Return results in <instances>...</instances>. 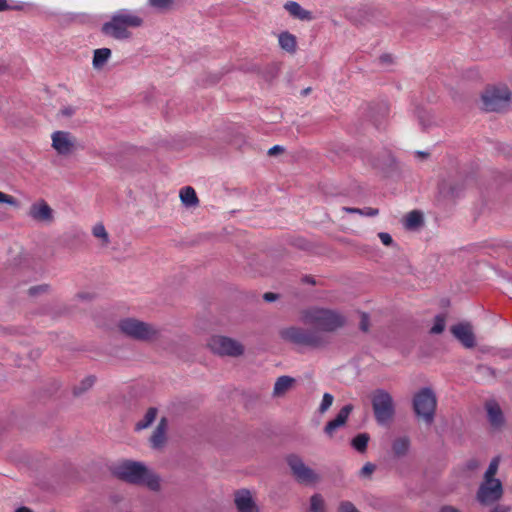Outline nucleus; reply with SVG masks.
I'll return each mask as SVG.
<instances>
[{"label": "nucleus", "mask_w": 512, "mask_h": 512, "mask_svg": "<svg viewBox=\"0 0 512 512\" xmlns=\"http://www.w3.org/2000/svg\"><path fill=\"white\" fill-rule=\"evenodd\" d=\"M324 499L320 494H314L310 498L311 512H324Z\"/></svg>", "instance_id": "obj_31"}, {"label": "nucleus", "mask_w": 512, "mask_h": 512, "mask_svg": "<svg viewBox=\"0 0 512 512\" xmlns=\"http://www.w3.org/2000/svg\"><path fill=\"white\" fill-rule=\"evenodd\" d=\"M30 356H39V351L37 350L35 353H30Z\"/></svg>", "instance_id": "obj_60"}, {"label": "nucleus", "mask_w": 512, "mask_h": 512, "mask_svg": "<svg viewBox=\"0 0 512 512\" xmlns=\"http://www.w3.org/2000/svg\"><path fill=\"white\" fill-rule=\"evenodd\" d=\"M436 407L437 398L431 388H422L415 394L413 398L414 412L427 425H431L434 422Z\"/></svg>", "instance_id": "obj_7"}, {"label": "nucleus", "mask_w": 512, "mask_h": 512, "mask_svg": "<svg viewBox=\"0 0 512 512\" xmlns=\"http://www.w3.org/2000/svg\"><path fill=\"white\" fill-rule=\"evenodd\" d=\"M353 409L354 407L352 404H346L340 409V411L338 412L334 419L344 426Z\"/></svg>", "instance_id": "obj_32"}, {"label": "nucleus", "mask_w": 512, "mask_h": 512, "mask_svg": "<svg viewBox=\"0 0 512 512\" xmlns=\"http://www.w3.org/2000/svg\"><path fill=\"white\" fill-rule=\"evenodd\" d=\"M376 470V465L371 463V462H367L360 470L359 472V475L363 478H371L372 474L374 473V471Z\"/></svg>", "instance_id": "obj_36"}, {"label": "nucleus", "mask_w": 512, "mask_h": 512, "mask_svg": "<svg viewBox=\"0 0 512 512\" xmlns=\"http://www.w3.org/2000/svg\"><path fill=\"white\" fill-rule=\"evenodd\" d=\"M333 400H334L333 395H331L330 393H325L323 395L322 402L319 406V412L321 414L325 413L331 407Z\"/></svg>", "instance_id": "obj_35"}, {"label": "nucleus", "mask_w": 512, "mask_h": 512, "mask_svg": "<svg viewBox=\"0 0 512 512\" xmlns=\"http://www.w3.org/2000/svg\"><path fill=\"white\" fill-rule=\"evenodd\" d=\"M416 154L418 157H421V158H426L429 156L428 152H423V151H417Z\"/></svg>", "instance_id": "obj_55"}, {"label": "nucleus", "mask_w": 512, "mask_h": 512, "mask_svg": "<svg viewBox=\"0 0 512 512\" xmlns=\"http://www.w3.org/2000/svg\"><path fill=\"white\" fill-rule=\"evenodd\" d=\"M410 448V440L408 437H400L393 441L392 451L395 457H404Z\"/></svg>", "instance_id": "obj_23"}, {"label": "nucleus", "mask_w": 512, "mask_h": 512, "mask_svg": "<svg viewBox=\"0 0 512 512\" xmlns=\"http://www.w3.org/2000/svg\"><path fill=\"white\" fill-rule=\"evenodd\" d=\"M291 474L299 484L314 485L320 481V476L297 454H289L285 458Z\"/></svg>", "instance_id": "obj_8"}, {"label": "nucleus", "mask_w": 512, "mask_h": 512, "mask_svg": "<svg viewBox=\"0 0 512 512\" xmlns=\"http://www.w3.org/2000/svg\"><path fill=\"white\" fill-rule=\"evenodd\" d=\"M381 62L389 63L391 62V56L388 54H384L380 57Z\"/></svg>", "instance_id": "obj_54"}, {"label": "nucleus", "mask_w": 512, "mask_h": 512, "mask_svg": "<svg viewBox=\"0 0 512 512\" xmlns=\"http://www.w3.org/2000/svg\"><path fill=\"white\" fill-rule=\"evenodd\" d=\"M284 9L295 19L301 21H312L314 19L313 13L304 9L296 1H288L284 4Z\"/></svg>", "instance_id": "obj_18"}, {"label": "nucleus", "mask_w": 512, "mask_h": 512, "mask_svg": "<svg viewBox=\"0 0 512 512\" xmlns=\"http://www.w3.org/2000/svg\"><path fill=\"white\" fill-rule=\"evenodd\" d=\"M446 325V315L445 314H438L434 318V325L430 329V334H441Z\"/></svg>", "instance_id": "obj_30"}, {"label": "nucleus", "mask_w": 512, "mask_h": 512, "mask_svg": "<svg viewBox=\"0 0 512 512\" xmlns=\"http://www.w3.org/2000/svg\"><path fill=\"white\" fill-rule=\"evenodd\" d=\"M207 347L220 356L238 357L244 353V346L240 342L222 335L210 337Z\"/></svg>", "instance_id": "obj_9"}, {"label": "nucleus", "mask_w": 512, "mask_h": 512, "mask_svg": "<svg viewBox=\"0 0 512 512\" xmlns=\"http://www.w3.org/2000/svg\"><path fill=\"white\" fill-rule=\"evenodd\" d=\"M113 475L130 484H144L153 491L160 489L159 477L151 473L141 462L125 460L115 466L112 470Z\"/></svg>", "instance_id": "obj_2"}, {"label": "nucleus", "mask_w": 512, "mask_h": 512, "mask_svg": "<svg viewBox=\"0 0 512 512\" xmlns=\"http://www.w3.org/2000/svg\"><path fill=\"white\" fill-rule=\"evenodd\" d=\"M117 328L125 337L139 342L156 341L161 336L155 325L133 317L120 319Z\"/></svg>", "instance_id": "obj_3"}, {"label": "nucleus", "mask_w": 512, "mask_h": 512, "mask_svg": "<svg viewBox=\"0 0 512 512\" xmlns=\"http://www.w3.org/2000/svg\"><path fill=\"white\" fill-rule=\"evenodd\" d=\"M295 383V379L290 376H280L275 384L273 389V395L275 397L283 396L288 390H290Z\"/></svg>", "instance_id": "obj_19"}, {"label": "nucleus", "mask_w": 512, "mask_h": 512, "mask_svg": "<svg viewBox=\"0 0 512 512\" xmlns=\"http://www.w3.org/2000/svg\"><path fill=\"white\" fill-rule=\"evenodd\" d=\"M343 210L349 214H360L362 215L363 209L354 207H343Z\"/></svg>", "instance_id": "obj_51"}, {"label": "nucleus", "mask_w": 512, "mask_h": 512, "mask_svg": "<svg viewBox=\"0 0 512 512\" xmlns=\"http://www.w3.org/2000/svg\"><path fill=\"white\" fill-rule=\"evenodd\" d=\"M371 404L375 420L380 425L392 421L395 415V404L392 396L384 389H376L371 394Z\"/></svg>", "instance_id": "obj_6"}, {"label": "nucleus", "mask_w": 512, "mask_h": 512, "mask_svg": "<svg viewBox=\"0 0 512 512\" xmlns=\"http://www.w3.org/2000/svg\"><path fill=\"white\" fill-rule=\"evenodd\" d=\"M143 23L142 18L130 13H117L111 17V20L102 25L101 31L115 39H127L131 33L128 27H139Z\"/></svg>", "instance_id": "obj_4"}, {"label": "nucleus", "mask_w": 512, "mask_h": 512, "mask_svg": "<svg viewBox=\"0 0 512 512\" xmlns=\"http://www.w3.org/2000/svg\"><path fill=\"white\" fill-rule=\"evenodd\" d=\"M28 216L40 223L50 224L54 221V211L43 199L34 202L30 206Z\"/></svg>", "instance_id": "obj_13"}, {"label": "nucleus", "mask_w": 512, "mask_h": 512, "mask_svg": "<svg viewBox=\"0 0 512 512\" xmlns=\"http://www.w3.org/2000/svg\"><path fill=\"white\" fill-rule=\"evenodd\" d=\"M301 282L304 284L316 285V280L311 275H305L301 278Z\"/></svg>", "instance_id": "obj_50"}, {"label": "nucleus", "mask_w": 512, "mask_h": 512, "mask_svg": "<svg viewBox=\"0 0 512 512\" xmlns=\"http://www.w3.org/2000/svg\"><path fill=\"white\" fill-rule=\"evenodd\" d=\"M284 151H285L284 147H282L280 145H275L268 150V155L275 156V155L283 153Z\"/></svg>", "instance_id": "obj_46"}, {"label": "nucleus", "mask_w": 512, "mask_h": 512, "mask_svg": "<svg viewBox=\"0 0 512 512\" xmlns=\"http://www.w3.org/2000/svg\"><path fill=\"white\" fill-rule=\"evenodd\" d=\"M15 512H33V511L27 507H20V508L16 509Z\"/></svg>", "instance_id": "obj_58"}, {"label": "nucleus", "mask_w": 512, "mask_h": 512, "mask_svg": "<svg viewBox=\"0 0 512 512\" xmlns=\"http://www.w3.org/2000/svg\"><path fill=\"white\" fill-rule=\"evenodd\" d=\"M77 297L80 299H83V300L90 298L89 294H87V293H78Z\"/></svg>", "instance_id": "obj_57"}, {"label": "nucleus", "mask_w": 512, "mask_h": 512, "mask_svg": "<svg viewBox=\"0 0 512 512\" xmlns=\"http://www.w3.org/2000/svg\"><path fill=\"white\" fill-rule=\"evenodd\" d=\"M52 147L59 155L67 156L76 149V139L67 131H55L52 134Z\"/></svg>", "instance_id": "obj_11"}, {"label": "nucleus", "mask_w": 512, "mask_h": 512, "mask_svg": "<svg viewBox=\"0 0 512 512\" xmlns=\"http://www.w3.org/2000/svg\"><path fill=\"white\" fill-rule=\"evenodd\" d=\"M312 91L311 87H307L301 91L302 96H307Z\"/></svg>", "instance_id": "obj_56"}, {"label": "nucleus", "mask_w": 512, "mask_h": 512, "mask_svg": "<svg viewBox=\"0 0 512 512\" xmlns=\"http://www.w3.org/2000/svg\"><path fill=\"white\" fill-rule=\"evenodd\" d=\"M30 356H39V351L37 350L35 353H30Z\"/></svg>", "instance_id": "obj_61"}, {"label": "nucleus", "mask_w": 512, "mask_h": 512, "mask_svg": "<svg viewBox=\"0 0 512 512\" xmlns=\"http://www.w3.org/2000/svg\"><path fill=\"white\" fill-rule=\"evenodd\" d=\"M480 461L476 458H471L465 463V469L467 471H476L480 467Z\"/></svg>", "instance_id": "obj_42"}, {"label": "nucleus", "mask_w": 512, "mask_h": 512, "mask_svg": "<svg viewBox=\"0 0 512 512\" xmlns=\"http://www.w3.org/2000/svg\"><path fill=\"white\" fill-rule=\"evenodd\" d=\"M463 184L460 182L442 181L438 185L437 201H453L463 191Z\"/></svg>", "instance_id": "obj_15"}, {"label": "nucleus", "mask_w": 512, "mask_h": 512, "mask_svg": "<svg viewBox=\"0 0 512 512\" xmlns=\"http://www.w3.org/2000/svg\"><path fill=\"white\" fill-rule=\"evenodd\" d=\"M280 298V295L273 292H266L263 294V299L266 302H274Z\"/></svg>", "instance_id": "obj_45"}, {"label": "nucleus", "mask_w": 512, "mask_h": 512, "mask_svg": "<svg viewBox=\"0 0 512 512\" xmlns=\"http://www.w3.org/2000/svg\"><path fill=\"white\" fill-rule=\"evenodd\" d=\"M378 214H379V210L377 208H372V207L364 208L363 212H362V215L370 216V217L376 216Z\"/></svg>", "instance_id": "obj_47"}, {"label": "nucleus", "mask_w": 512, "mask_h": 512, "mask_svg": "<svg viewBox=\"0 0 512 512\" xmlns=\"http://www.w3.org/2000/svg\"><path fill=\"white\" fill-rule=\"evenodd\" d=\"M167 428L168 420L166 417H162L149 439L153 449H161L165 445Z\"/></svg>", "instance_id": "obj_17"}, {"label": "nucleus", "mask_w": 512, "mask_h": 512, "mask_svg": "<svg viewBox=\"0 0 512 512\" xmlns=\"http://www.w3.org/2000/svg\"><path fill=\"white\" fill-rule=\"evenodd\" d=\"M149 4L158 10H168L173 5V0H149Z\"/></svg>", "instance_id": "obj_34"}, {"label": "nucleus", "mask_w": 512, "mask_h": 512, "mask_svg": "<svg viewBox=\"0 0 512 512\" xmlns=\"http://www.w3.org/2000/svg\"><path fill=\"white\" fill-rule=\"evenodd\" d=\"M10 9L6 0H0V12Z\"/></svg>", "instance_id": "obj_53"}, {"label": "nucleus", "mask_w": 512, "mask_h": 512, "mask_svg": "<svg viewBox=\"0 0 512 512\" xmlns=\"http://www.w3.org/2000/svg\"><path fill=\"white\" fill-rule=\"evenodd\" d=\"M75 113V109L71 106L64 107L60 110V114L64 117H71Z\"/></svg>", "instance_id": "obj_48"}, {"label": "nucleus", "mask_w": 512, "mask_h": 512, "mask_svg": "<svg viewBox=\"0 0 512 512\" xmlns=\"http://www.w3.org/2000/svg\"><path fill=\"white\" fill-rule=\"evenodd\" d=\"M279 45L288 53H295L297 48L296 37L288 31H284L279 35Z\"/></svg>", "instance_id": "obj_21"}, {"label": "nucleus", "mask_w": 512, "mask_h": 512, "mask_svg": "<svg viewBox=\"0 0 512 512\" xmlns=\"http://www.w3.org/2000/svg\"><path fill=\"white\" fill-rule=\"evenodd\" d=\"M512 93L506 85L488 86L481 95L486 112H502L508 109Z\"/></svg>", "instance_id": "obj_5"}, {"label": "nucleus", "mask_w": 512, "mask_h": 512, "mask_svg": "<svg viewBox=\"0 0 512 512\" xmlns=\"http://www.w3.org/2000/svg\"><path fill=\"white\" fill-rule=\"evenodd\" d=\"M343 425H341L339 422H337L335 419L329 421L325 427H324V432L329 436V437H332L333 434H334V431L340 427H342Z\"/></svg>", "instance_id": "obj_37"}, {"label": "nucleus", "mask_w": 512, "mask_h": 512, "mask_svg": "<svg viewBox=\"0 0 512 512\" xmlns=\"http://www.w3.org/2000/svg\"><path fill=\"white\" fill-rule=\"evenodd\" d=\"M378 237L380 238L381 242L385 245V246H391L393 245V239L391 237V235L389 233H386V232H380L378 234Z\"/></svg>", "instance_id": "obj_44"}, {"label": "nucleus", "mask_w": 512, "mask_h": 512, "mask_svg": "<svg viewBox=\"0 0 512 512\" xmlns=\"http://www.w3.org/2000/svg\"><path fill=\"white\" fill-rule=\"evenodd\" d=\"M509 507L503 505H496L491 512H509Z\"/></svg>", "instance_id": "obj_52"}, {"label": "nucleus", "mask_w": 512, "mask_h": 512, "mask_svg": "<svg viewBox=\"0 0 512 512\" xmlns=\"http://www.w3.org/2000/svg\"><path fill=\"white\" fill-rule=\"evenodd\" d=\"M369 327H370V318H369V315L367 313H362L361 314V320H360V323H359V329L362 331V332H368L369 331Z\"/></svg>", "instance_id": "obj_39"}, {"label": "nucleus", "mask_w": 512, "mask_h": 512, "mask_svg": "<svg viewBox=\"0 0 512 512\" xmlns=\"http://www.w3.org/2000/svg\"><path fill=\"white\" fill-rule=\"evenodd\" d=\"M234 504L238 512H260L251 491L245 488L234 492Z\"/></svg>", "instance_id": "obj_14"}, {"label": "nucleus", "mask_w": 512, "mask_h": 512, "mask_svg": "<svg viewBox=\"0 0 512 512\" xmlns=\"http://www.w3.org/2000/svg\"><path fill=\"white\" fill-rule=\"evenodd\" d=\"M378 115L372 116L375 126L378 128L382 121L387 117L388 115V108L385 105H380L377 107Z\"/></svg>", "instance_id": "obj_33"}, {"label": "nucleus", "mask_w": 512, "mask_h": 512, "mask_svg": "<svg viewBox=\"0 0 512 512\" xmlns=\"http://www.w3.org/2000/svg\"><path fill=\"white\" fill-rule=\"evenodd\" d=\"M111 56V50L109 48H100L94 51L93 55V67L95 69H101Z\"/></svg>", "instance_id": "obj_24"}, {"label": "nucleus", "mask_w": 512, "mask_h": 512, "mask_svg": "<svg viewBox=\"0 0 512 512\" xmlns=\"http://www.w3.org/2000/svg\"><path fill=\"white\" fill-rule=\"evenodd\" d=\"M0 203L9 204L11 206L17 207L19 205V202L16 198H14L11 195L5 194L0 191Z\"/></svg>", "instance_id": "obj_38"}, {"label": "nucleus", "mask_w": 512, "mask_h": 512, "mask_svg": "<svg viewBox=\"0 0 512 512\" xmlns=\"http://www.w3.org/2000/svg\"><path fill=\"white\" fill-rule=\"evenodd\" d=\"M439 512H462V511L452 505H443L440 508Z\"/></svg>", "instance_id": "obj_49"}, {"label": "nucleus", "mask_w": 512, "mask_h": 512, "mask_svg": "<svg viewBox=\"0 0 512 512\" xmlns=\"http://www.w3.org/2000/svg\"><path fill=\"white\" fill-rule=\"evenodd\" d=\"M452 335L468 349L476 346V338L473 333L472 325L469 322H461L450 328Z\"/></svg>", "instance_id": "obj_12"}, {"label": "nucleus", "mask_w": 512, "mask_h": 512, "mask_svg": "<svg viewBox=\"0 0 512 512\" xmlns=\"http://www.w3.org/2000/svg\"><path fill=\"white\" fill-rule=\"evenodd\" d=\"M424 224L422 212L413 210L409 212L404 219V227L407 230H417Z\"/></svg>", "instance_id": "obj_20"}, {"label": "nucleus", "mask_w": 512, "mask_h": 512, "mask_svg": "<svg viewBox=\"0 0 512 512\" xmlns=\"http://www.w3.org/2000/svg\"><path fill=\"white\" fill-rule=\"evenodd\" d=\"M488 371H490L492 374H494V371L491 368H487Z\"/></svg>", "instance_id": "obj_63"}, {"label": "nucleus", "mask_w": 512, "mask_h": 512, "mask_svg": "<svg viewBox=\"0 0 512 512\" xmlns=\"http://www.w3.org/2000/svg\"><path fill=\"white\" fill-rule=\"evenodd\" d=\"M30 356H39V351L37 350L35 353H30Z\"/></svg>", "instance_id": "obj_62"}, {"label": "nucleus", "mask_w": 512, "mask_h": 512, "mask_svg": "<svg viewBox=\"0 0 512 512\" xmlns=\"http://www.w3.org/2000/svg\"><path fill=\"white\" fill-rule=\"evenodd\" d=\"M388 161L390 163V166H395L396 165V161L393 157H391L390 155H388Z\"/></svg>", "instance_id": "obj_59"}, {"label": "nucleus", "mask_w": 512, "mask_h": 512, "mask_svg": "<svg viewBox=\"0 0 512 512\" xmlns=\"http://www.w3.org/2000/svg\"><path fill=\"white\" fill-rule=\"evenodd\" d=\"M158 410L155 407H150L144 415V418L135 424V430L140 431L148 428L156 419Z\"/></svg>", "instance_id": "obj_26"}, {"label": "nucleus", "mask_w": 512, "mask_h": 512, "mask_svg": "<svg viewBox=\"0 0 512 512\" xmlns=\"http://www.w3.org/2000/svg\"><path fill=\"white\" fill-rule=\"evenodd\" d=\"M499 463H500L499 456H496L491 460L486 472L484 473L483 480H488V481L489 480H498L497 478H495V475L498 471Z\"/></svg>", "instance_id": "obj_29"}, {"label": "nucleus", "mask_w": 512, "mask_h": 512, "mask_svg": "<svg viewBox=\"0 0 512 512\" xmlns=\"http://www.w3.org/2000/svg\"><path fill=\"white\" fill-rule=\"evenodd\" d=\"M48 290H49V285L43 284V285L30 287L28 290V293L30 296H36L40 293L47 292Z\"/></svg>", "instance_id": "obj_41"}, {"label": "nucleus", "mask_w": 512, "mask_h": 512, "mask_svg": "<svg viewBox=\"0 0 512 512\" xmlns=\"http://www.w3.org/2000/svg\"><path fill=\"white\" fill-rule=\"evenodd\" d=\"M485 409L487 411V418L490 425L494 429L502 428L505 424V417L500 405L494 400L488 401L485 404Z\"/></svg>", "instance_id": "obj_16"}, {"label": "nucleus", "mask_w": 512, "mask_h": 512, "mask_svg": "<svg viewBox=\"0 0 512 512\" xmlns=\"http://www.w3.org/2000/svg\"><path fill=\"white\" fill-rule=\"evenodd\" d=\"M96 381V377L93 375H89L80 381L78 385H75L72 389V394L75 397H79L86 391H88L94 385Z\"/></svg>", "instance_id": "obj_25"}, {"label": "nucleus", "mask_w": 512, "mask_h": 512, "mask_svg": "<svg viewBox=\"0 0 512 512\" xmlns=\"http://www.w3.org/2000/svg\"><path fill=\"white\" fill-rule=\"evenodd\" d=\"M338 512H359V510L350 501H343L339 505Z\"/></svg>", "instance_id": "obj_40"}, {"label": "nucleus", "mask_w": 512, "mask_h": 512, "mask_svg": "<svg viewBox=\"0 0 512 512\" xmlns=\"http://www.w3.org/2000/svg\"><path fill=\"white\" fill-rule=\"evenodd\" d=\"M180 199L186 207H195L199 203L195 190L190 186L181 189Z\"/></svg>", "instance_id": "obj_22"}, {"label": "nucleus", "mask_w": 512, "mask_h": 512, "mask_svg": "<svg viewBox=\"0 0 512 512\" xmlns=\"http://www.w3.org/2000/svg\"><path fill=\"white\" fill-rule=\"evenodd\" d=\"M301 320L304 324L316 329L301 327H288L280 331V336L285 341L299 346L319 349L325 347L329 341L322 332L332 333L346 325V317L340 312L320 307H312L302 311Z\"/></svg>", "instance_id": "obj_1"}, {"label": "nucleus", "mask_w": 512, "mask_h": 512, "mask_svg": "<svg viewBox=\"0 0 512 512\" xmlns=\"http://www.w3.org/2000/svg\"><path fill=\"white\" fill-rule=\"evenodd\" d=\"M278 72H279L278 65L273 64V65L269 66L267 68L266 80H269V81L273 80L278 75Z\"/></svg>", "instance_id": "obj_43"}, {"label": "nucleus", "mask_w": 512, "mask_h": 512, "mask_svg": "<svg viewBox=\"0 0 512 512\" xmlns=\"http://www.w3.org/2000/svg\"><path fill=\"white\" fill-rule=\"evenodd\" d=\"M369 440L370 436L368 433H360L352 439L351 445L359 453H364L367 450Z\"/></svg>", "instance_id": "obj_27"}, {"label": "nucleus", "mask_w": 512, "mask_h": 512, "mask_svg": "<svg viewBox=\"0 0 512 512\" xmlns=\"http://www.w3.org/2000/svg\"><path fill=\"white\" fill-rule=\"evenodd\" d=\"M504 494L500 480H483L476 492L475 499L482 506H491L497 503Z\"/></svg>", "instance_id": "obj_10"}, {"label": "nucleus", "mask_w": 512, "mask_h": 512, "mask_svg": "<svg viewBox=\"0 0 512 512\" xmlns=\"http://www.w3.org/2000/svg\"><path fill=\"white\" fill-rule=\"evenodd\" d=\"M92 234L94 237L101 240V247H107L109 245V234L102 223H97L96 225H94V227L92 228Z\"/></svg>", "instance_id": "obj_28"}]
</instances>
